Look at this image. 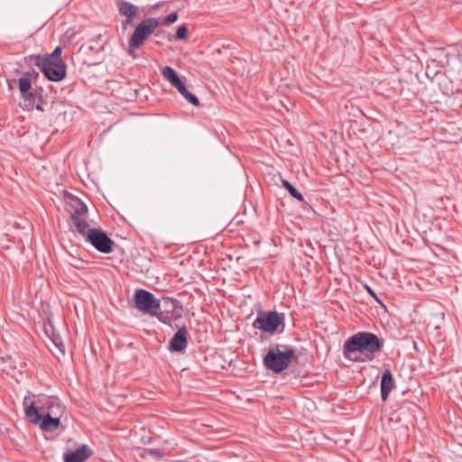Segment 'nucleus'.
Returning <instances> with one entry per match:
<instances>
[{"instance_id": "obj_4", "label": "nucleus", "mask_w": 462, "mask_h": 462, "mask_svg": "<svg viewBox=\"0 0 462 462\" xmlns=\"http://www.w3.org/2000/svg\"><path fill=\"white\" fill-rule=\"evenodd\" d=\"M26 400L27 398H24V412L25 416L32 423L39 425L40 428L46 432H52L59 428L60 425V420L58 418L50 417V414L40 415L36 403L31 402L29 405H26Z\"/></svg>"}, {"instance_id": "obj_12", "label": "nucleus", "mask_w": 462, "mask_h": 462, "mask_svg": "<svg viewBox=\"0 0 462 462\" xmlns=\"http://www.w3.org/2000/svg\"><path fill=\"white\" fill-rule=\"evenodd\" d=\"M92 453L87 445H82L75 451L65 454L64 462H84L91 457Z\"/></svg>"}, {"instance_id": "obj_33", "label": "nucleus", "mask_w": 462, "mask_h": 462, "mask_svg": "<svg viewBox=\"0 0 462 462\" xmlns=\"http://www.w3.org/2000/svg\"><path fill=\"white\" fill-rule=\"evenodd\" d=\"M36 108L37 109H42L41 106L39 105H36Z\"/></svg>"}, {"instance_id": "obj_13", "label": "nucleus", "mask_w": 462, "mask_h": 462, "mask_svg": "<svg viewBox=\"0 0 462 462\" xmlns=\"http://www.w3.org/2000/svg\"><path fill=\"white\" fill-rule=\"evenodd\" d=\"M117 7L119 13L126 17V23L131 24L137 16L138 7L124 0H119L117 2Z\"/></svg>"}, {"instance_id": "obj_17", "label": "nucleus", "mask_w": 462, "mask_h": 462, "mask_svg": "<svg viewBox=\"0 0 462 462\" xmlns=\"http://www.w3.org/2000/svg\"><path fill=\"white\" fill-rule=\"evenodd\" d=\"M180 94L181 96L187 100L189 101L190 104H192L193 106H199V98L193 95L192 93H190L185 87V85L183 84L179 89H177Z\"/></svg>"}, {"instance_id": "obj_19", "label": "nucleus", "mask_w": 462, "mask_h": 462, "mask_svg": "<svg viewBox=\"0 0 462 462\" xmlns=\"http://www.w3.org/2000/svg\"><path fill=\"white\" fill-rule=\"evenodd\" d=\"M61 48L56 47L54 51L51 54H47L44 57H42V59L59 62V63H65L61 59Z\"/></svg>"}, {"instance_id": "obj_22", "label": "nucleus", "mask_w": 462, "mask_h": 462, "mask_svg": "<svg viewBox=\"0 0 462 462\" xmlns=\"http://www.w3.org/2000/svg\"><path fill=\"white\" fill-rule=\"evenodd\" d=\"M441 67L439 68L437 64H435V60H431V63L428 64L426 74L428 77L437 76L440 72Z\"/></svg>"}, {"instance_id": "obj_3", "label": "nucleus", "mask_w": 462, "mask_h": 462, "mask_svg": "<svg viewBox=\"0 0 462 462\" xmlns=\"http://www.w3.org/2000/svg\"><path fill=\"white\" fill-rule=\"evenodd\" d=\"M253 326L265 333H282L285 327L284 317L276 311H262L258 313Z\"/></svg>"}, {"instance_id": "obj_26", "label": "nucleus", "mask_w": 462, "mask_h": 462, "mask_svg": "<svg viewBox=\"0 0 462 462\" xmlns=\"http://www.w3.org/2000/svg\"><path fill=\"white\" fill-rule=\"evenodd\" d=\"M140 47H141V46H133V45H132V40H131V39H129V42H128V50H127L128 54H129L130 56H132L133 58H136L135 51H136L137 49H139Z\"/></svg>"}, {"instance_id": "obj_15", "label": "nucleus", "mask_w": 462, "mask_h": 462, "mask_svg": "<svg viewBox=\"0 0 462 462\" xmlns=\"http://www.w3.org/2000/svg\"><path fill=\"white\" fill-rule=\"evenodd\" d=\"M394 386L393 378L390 370L386 369L383 372L381 380V396L383 401H386L389 393Z\"/></svg>"}, {"instance_id": "obj_29", "label": "nucleus", "mask_w": 462, "mask_h": 462, "mask_svg": "<svg viewBox=\"0 0 462 462\" xmlns=\"http://www.w3.org/2000/svg\"><path fill=\"white\" fill-rule=\"evenodd\" d=\"M401 420H402V417L398 412L393 413L390 418V422H393V423H399V422H401Z\"/></svg>"}, {"instance_id": "obj_8", "label": "nucleus", "mask_w": 462, "mask_h": 462, "mask_svg": "<svg viewBox=\"0 0 462 462\" xmlns=\"http://www.w3.org/2000/svg\"><path fill=\"white\" fill-rule=\"evenodd\" d=\"M87 241L103 254H109L113 251L114 241L101 229H88Z\"/></svg>"}, {"instance_id": "obj_24", "label": "nucleus", "mask_w": 462, "mask_h": 462, "mask_svg": "<svg viewBox=\"0 0 462 462\" xmlns=\"http://www.w3.org/2000/svg\"><path fill=\"white\" fill-rule=\"evenodd\" d=\"M53 345L62 353H65V346L62 342V339L60 337H53L51 338Z\"/></svg>"}, {"instance_id": "obj_6", "label": "nucleus", "mask_w": 462, "mask_h": 462, "mask_svg": "<svg viewBox=\"0 0 462 462\" xmlns=\"http://www.w3.org/2000/svg\"><path fill=\"white\" fill-rule=\"evenodd\" d=\"M160 25V22L156 18H147L143 20L134 29L130 39L132 40L133 46H142L146 40L151 36L157 27Z\"/></svg>"}, {"instance_id": "obj_21", "label": "nucleus", "mask_w": 462, "mask_h": 462, "mask_svg": "<svg viewBox=\"0 0 462 462\" xmlns=\"http://www.w3.org/2000/svg\"><path fill=\"white\" fill-rule=\"evenodd\" d=\"M24 101L29 103V106H33L37 98V92L29 90L24 95H21Z\"/></svg>"}, {"instance_id": "obj_5", "label": "nucleus", "mask_w": 462, "mask_h": 462, "mask_svg": "<svg viewBox=\"0 0 462 462\" xmlns=\"http://www.w3.org/2000/svg\"><path fill=\"white\" fill-rule=\"evenodd\" d=\"M35 65L51 81H60L66 76L67 66L65 63L44 60L41 56H37Z\"/></svg>"}, {"instance_id": "obj_16", "label": "nucleus", "mask_w": 462, "mask_h": 462, "mask_svg": "<svg viewBox=\"0 0 462 462\" xmlns=\"http://www.w3.org/2000/svg\"><path fill=\"white\" fill-rule=\"evenodd\" d=\"M162 76L177 89H179L184 84L179 78L175 69H173L170 66H166L163 68Z\"/></svg>"}, {"instance_id": "obj_1", "label": "nucleus", "mask_w": 462, "mask_h": 462, "mask_svg": "<svg viewBox=\"0 0 462 462\" xmlns=\"http://www.w3.org/2000/svg\"><path fill=\"white\" fill-rule=\"evenodd\" d=\"M383 346V340L371 332H358L349 337L344 345V353H364L374 354L381 351Z\"/></svg>"}, {"instance_id": "obj_20", "label": "nucleus", "mask_w": 462, "mask_h": 462, "mask_svg": "<svg viewBox=\"0 0 462 462\" xmlns=\"http://www.w3.org/2000/svg\"><path fill=\"white\" fill-rule=\"evenodd\" d=\"M406 60H410L411 64L409 65V69H417L420 64V58L418 53H412L411 56L407 57Z\"/></svg>"}, {"instance_id": "obj_7", "label": "nucleus", "mask_w": 462, "mask_h": 462, "mask_svg": "<svg viewBox=\"0 0 462 462\" xmlns=\"http://www.w3.org/2000/svg\"><path fill=\"white\" fill-rule=\"evenodd\" d=\"M135 308L144 313L153 314L160 309V301L148 291L139 289L134 293Z\"/></svg>"}, {"instance_id": "obj_10", "label": "nucleus", "mask_w": 462, "mask_h": 462, "mask_svg": "<svg viewBox=\"0 0 462 462\" xmlns=\"http://www.w3.org/2000/svg\"><path fill=\"white\" fill-rule=\"evenodd\" d=\"M88 208L85 204L80 201L78 202V206L75 209V215L70 216V224L75 226L76 230L82 236H87V232L89 229L88 222L80 218L79 216L87 213Z\"/></svg>"}, {"instance_id": "obj_18", "label": "nucleus", "mask_w": 462, "mask_h": 462, "mask_svg": "<svg viewBox=\"0 0 462 462\" xmlns=\"http://www.w3.org/2000/svg\"><path fill=\"white\" fill-rule=\"evenodd\" d=\"M282 186L287 189V191L291 194V197H293L294 199H296L300 201L304 200L301 193L297 189H295L288 180H282Z\"/></svg>"}, {"instance_id": "obj_28", "label": "nucleus", "mask_w": 462, "mask_h": 462, "mask_svg": "<svg viewBox=\"0 0 462 462\" xmlns=\"http://www.w3.org/2000/svg\"><path fill=\"white\" fill-rule=\"evenodd\" d=\"M147 452L156 458L162 457V452L157 448H149V449H147Z\"/></svg>"}, {"instance_id": "obj_11", "label": "nucleus", "mask_w": 462, "mask_h": 462, "mask_svg": "<svg viewBox=\"0 0 462 462\" xmlns=\"http://www.w3.org/2000/svg\"><path fill=\"white\" fill-rule=\"evenodd\" d=\"M189 332L185 327L178 329L170 341V349L173 352L183 351L188 345Z\"/></svg>"}, {"instance_id": "obj_32", "label": "nucleus", "mask_w": 462, "mask_h": 462, "mask_svg": "<svg viewBox=\"0 0 462 462\" xmlns=\"http://www.w3.org/2000/svg\"><path fill=\"white\" fill-rule=\"evenodd\" d=\"M408 410H409L411 412H413V411H414L413 408H411V407H408Z\"/></svg>"}, {"instance_id": "obj_25", "label": "nucleus", "mask_w": 462, "mask_h": 462, "mask_svg": "<svg viewBox=\"0 0 462 462\" xmlns=\"http://www.w3.org/2000/svg\"><path fill=\"white\" fill-rule=\"evenodd\" d=\"M177 20H178V14H177V13L173 12V13L169 14L165 17V23L171 24V23H175Z\"/></svg>"}, {"instance_id": "obj_2", "label": "nucleus", "mask_w": 462, "mask_h": 462, "mask_svg": "<svg viewBox=\"0 0 462 462\" xmlns=\"http://www.w3.org/2000/svg\"><path fill=\"white\" fill-rule=\"evenodd\" d=\"M295 358V350L288 345L278 344L269 349L263 357V365L274 373H281L286 369Z\"/></svg>"}, {"instance_id": "obj_31", "label": "nucleus", "mask_w": 462, "mask_h": 462, "mask_svg": "<svg viewBox=\"0 0 462 462\" xmlns=\"http://www.w3.org/2000/svg\"><path fill=\"white\" fill-rule=\"evenodd\" d=\"M411 344H412L413 348H414L416 351H418V352H419V351H420L419 346H418V345H417V342H416L414 339H411Z\"/></svg>"}, {"instance_id": "obj_14", "label": "nucleus", "mask_w": 462, "mask_h": 462, "mask_svg": "<svg viewBox=\"0 0 462 462\" xmlns=\"http://www.w3.org/2000/svg\"><path fill=\"white\" fill-rule=\"evenodd\" d=\"M39 74L35 70H28L24 72L18 80V87L21 95H24L27 91L32 90V82L38 78Z\"/></svg>"}, {"instance_id": "obj_9", "label": "nucleus", "mask_w": 462, "mask_h": 462, "mask_svg": "<svg viewBox=\"0 0 462 462\" xmlns=\"http://www.w3.org/2000/svg\"><path fill=\"white\" fill-rule=\"evenodd\" d=\"M37 409L40 415H49L52 418H58L60 420L62 417L65 408L60 403L58 398L55 397H43L37 401Z\"/></svg>"}, {"instance_id": "obj_27", "label": "nucleus", "mask_w": 462, "mask_h": 462, "mask_svg": "<svg viewBox=\"0 0 462 462\" xmlns=\"http://www.w3.org/2000/svg\"><path fill=\"white\" fill-rule=\"evenodd\" d=\"M158 318L165 324H170L171 322V317H170L169 313L160 312Z\"/></svg>"}, {"instance_id": "obj_23", "label": "nucleus", "mask_w": 462, "mask_h": 462, "mask_svg": "<svg viewBox=\"0 0 462 462\" xmlns=\"http://www.w3.org/2000/svg\"><path fill=\"white\" fill-rule=\"evenodd\" d=\"M176 40L181 41L186 40L188 37V28L186 25H180L176 32Z\"/></svg>"}, {"instance_id": "obj_30", "label": "nucleus", "mask_w": 462, "mask_h": 462, "mask_svg": "<svg viewBox=\"0 0 462 462\" xmlns=\"http://www.w3.org/2000/svg\"><path fill=\"white\" fill-rule=\"evenodd\" d=\"M365 289L367 291V292L378 302H380L376 293L369 287V286H365Z\"/></svg>"}]
</instances>
